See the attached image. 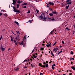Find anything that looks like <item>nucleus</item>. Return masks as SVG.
<instances>
[{
    "instance_id": "nucleus-32",
    "label": "nucleus",
    "mask_w": 75,
    "mask_h": 75,
    "mask_svg": "<svg viewBox=\"0 0 75 75\" xmlns=\"http://www.w3.org/2000/svg\"><path fill=\"white\" fill-rule=\"evenodd\" d=\"M71 55H73V54H74L73 52L72 51L71 52Z\"/></svg>"
},
{
    "instance_id": "nucleus-24",
    "label": "nucleus",
    "mask_w": 75,
    "mask_h": 75,
    "mask_svg": "<svg viewBox=\"0 0 75 75\" xmlns=\"http://www.w3.org/2000/svg\"><path fill=\"white\" fill-rule=\"evenodd\" d=\"M17 8H19V4H17Z\"/></svg>"
},
{
    "instance_id": "nucleus-38",
    "label": "nucleus",
    "mask_w": 75,
    "mask_h": 75,
    "mask_svg": "<svg viewBox=\"0 0 75 75\" xmlns=\"http://www.w3.org/2000/svg\"><path fill=\"white\" fill-rule=\"evenodd\" d=\"M53 32H54V30H52L51 32L50 33H51V34H52V33H53Z\"/></svg>"
},
{
    "instance_id": "nucleus-49",
    "label": "nucleus",
    "mask_w": 75,
    "mask_h": 75,
    "mask_svg": "<svg viewBox=\"0 0 75 75\" xmlns=\"http://www.w3.org/2000/svg\"><path fill=\"white\" fill-rule=\"evenodd\" d=\"M34 57V58H37V56H35Z\"/></svg>"
},
{
    "instance_id": "nucleus-15",
    "label": "nucleus",
    "mask_w": 75,
    "mask_h": 75,
    "mask_svg": "<svg viewBox=\"0 0 75 75\" xmlns=\"http://www.w3.org/2000/svg\"><path fill=\"white\" fill-rule=\"evenodd\" d=\"M71 68L72 69H73V70H74V71H75V67H74V66H73Z\"/></svg>"
},
{
    "instance_id": "nucleus-56",
    "label": "nucleus",
    "mask_w": 75,
    "mask_h": 75,
    "mask_svg": "<svg viewBox=\"0 0 75 75\" xmlns=\"http://www.w3.org/2000/svg\"><path fill=\"white\" fill-rule=\"evenodd\" d=\"M12 32L13 34L15 35V34H14V33H13V31H12Z\"/></svg>"
},
{
    "instance_id": "nucleus-50",
    "label": "nucleus",
    "mask_w": 75,
    "mask_h": 75,
    "mask_svg": "<svg viewBox=\"0 0 75 75\" xmlns=\"http://www.w3.org/2000/svg\"><path fill=\"white\" fill-rule=\"evenodd\" d=\"M5 16H6V17H7L8 15L7 14H6L5 15Z\"/></svg>"
},
{
    "instance_id": "nucleus-55",
    "label": "nucleus",
    "mask_w": 75,
    "mask_h": 75,
    "mask_svg": "<svg viewBox=\"0 0 75 75\" xmlns=\"http://www.w3.org/2000/svg\"><path fill=\"white\" fill-rule=\"evenodd\" d=\"M11 49H10V48H9L8 49V51H10V50Z\"/></svg>"
},
{
    "instance_id": "nucleus-1",
    "label": "nucleus",
    "mask_w": 75,
    "mask_h": 75,
    "mask_svg": "<svg viewBox=\"0 0 75 75\" xmlns=\"http://www.w3.org/2000/svg\"><path fill=\"white\" fill-rule=\"evenodd\" d=\"M13 8L14 10L13 11L16 12V13H20V11L16 9V8L14 7V6L13 7Z\"/></svg>"
},
{
    "instance_id": "nucleus-20",
    "label": "nucleus",
    "mask_w": 75,
    "mask_h": 75,
    "mask_svg": "<svg viewBox=\"0 0 75 75\" xmlns=\"http://www.w3.org/2000/svg\"><path fill=\"white\" fill-rule=\"evenodd\" d=\"M26 38H27V37H26V36H25L24 37L23 40H25V39H26Z\"/></svg>"
},
{
    "instance_id": "nucleus-18",
    "label": "nucleus",
    "mask_w": 75,
    "mask_h": 75,
    "mask_svg": "<svg viewBox=\"0 0 75 75\" xmlns=\"http://www.w3.org/2000/svg\"><path fill=\"white\" fill-rule=\"evenodd\" d=\"M28 5V4H27V3H24L22 4V5Z\"/></svg>"
},
{
    "instance_id": "nucleus-2",
    "label": "nucleus",
    "mask_w": 75,
    "mask_h": 75,
    "mask_svg": "<svg viewBox=\"0 0 75 75\" xmlns=\"http://www.w3.org/2000/svg\"><path fill=\"white\" fill-rule=\"evenodd\" d=\"M0 48L1 50H2V52H4V51H5V48H3V45H2V44L1 45Z\"/></svg>"
},
{
    "instance_id": "nucleus-23",
    "label": "nucleus",
    "mask_w": 75,
    "mask_h": 75,
    "mask_svg": "<svg viewBox=\"0 0 75 75\" xmlns=\"http://www.w3.org/2000/svg\"><path fill=\"white\" fill-rule=\"evenodd\" d=\"M48 64H46V67L48 68Z\"/></svg>"
},
{
    "instance_id": "nucleus-39",
    "label": "nucleus",
    "mask_w": 75,
    "mask_h": 75,
    "mask_svg": "<svg viewBox=\"0 0 75 75\" xmlns=\"http://www.w3.org/2000/svg\"><path fill=\"white\" fill-rule=\"evenodd\" d=\"M52 18H48V20H51Z\"/></svg>"
},
{
    "instance_id": "nucleus-19",
    "label": "nucleus",
    "mask_w": 75,
    "mask_h": 75,
    "mask_svg": "<svg viewBox=\"0 0 75 75\" xmlns=\"http://www.w3.org/2000/svg\"><path fill=\"white\" fill-rule=\"evenodd\" d=\"M49 15H50L51 16H52L54 14L52 13H50L49 14Z\"/></svg>"
},
{
    "instance_id": "nucleus-14",
    "label": "nucleus",
    "mask_w": 75,
    "mask_h": 75,
    "mask_svg": "<svg viewBox=\"0 0 75 75\" xmlns=\"http://www.w3.org/2000/svg\"><path fill=\"white\" fill-rule=\"evenodd\" d=\"M16 3V2L15 1H13V4H15Z\"/></svg>"
},
{
    "instance_id": "nucleus-64",
    "label": "nucleus",
    "mask_w": 75,
    "mask_h": 75,
    "mask_svg": "<svg viewBox=\"0 0 75 75\" xmlns=\"http://www.w3.org/2000/svg\"><path fill=\"white\" fill-rule=\"evenodd\" d=\"M63 75H65V74H63Z\"/></svg>"
},
{
    "instance_id": "nucleus-58",
    "label": "nucleus",
    "mask_w": 75,
    "mask_h": 75,
    "mask_svg": "<svg viewBox=\"0 0 75 75\" xmlns=\"http://www.w3.org/2000/svg\"><path fill=\"white\" fill-rule=\"evenodd\" d=\"M35 54L36 55H37V54H38V53H36Z\"/></svg>"
},
{
    "instance_id": "nucleus-22",
    "label": "nucleus",
    "mask_w": 75,
    "mask_h": 75,
    "mask_svg": "<svg viewBox=\"0 0 75 75\" xmlns=\"http://www.w3.org/2000/svg\"><path fill=\"white\" fill-rule=\"evenodd\" d=\"M23 42H21V43H19V44L20 45H23Z\"/></svg>"
},
{
    "instance_id": "nucleus-42",
    "label": "nucleus",
    "mask_w": 75,
    "mask_h": 75,
    "mask_svg": "<svg viewBox=\"0 0 75 75\" xmlns=\"http://www.w3.org/2000/svg\"><path fill=\"white\" fill-rule=\"evenodd\" d=\"M2 13H0V16H2Z\"/></svg>"
},
{
    "instance_id": "nucleus-54",
    "label": "nucleus",
    "mask_w": 75,
    "mask_h": 75,
    "mask_svg": "<svg viewBox=\"0 0 75 75\" xmlns=\"http://www.w3.org/2000/svg\"><path fill=\"white\" fill-rule=\"evenodd\" d=\"M72 73H69V75H72Z\"/></svg>"
},
{
    "instance_id": "nucleus-16",
    "label": "nucleus",
    "mask_w": 75,
    "mask_h": 75,
    "mask_svg": "<svg viewBox=\"0 0 75 75\" xmlns=\"http://www.w3.org/2000/svg\"><path fill=\"white\" fill-rule=\"evenodd\" d=\"M52 13L53 14H57V12L56 11H53Z\"/></svg>"
},
{
    "instance_id": "nucleus-52",
    "label": "nucleus",
    "mask_w": 75,
    "mask_h": 75,
    "mask_svg": "<svg viewBox=\"0 0 75 75\" xmlns=\"http://www.w3.org/2000/svg\"><path fill=\"white\" fill-rule=\"evenodd\" d=\"M75 33V31H73V34H74Z\"/></svg>"
},
{
    "instance_id": "nucleus-46",
    "label": "nucleus",
    "mask_w": 75,
    "mask_h": 75,
    "mask_svg": "<svg viewBox=\"0 0 75 75\" xmlns=\"http://www.w3.org/2000/svg\"><path fill=\"white\" fill-rule=\"evenodd\" d=\"M41 65H42V64H41V63H40V64H39V65H40V66H41Z\"/></svg>"
},
{
    "instance_id": "nucleus-34",
    "label": "nucleus",
    "mask_w": 75,
    "mask_h": 75,
    "mask_svg": "<svg viewBox=\"0 0 75 75\" xmlns=\"http://www.w3.org/2000/svg\"><path fill=\"white\" fill-rule=\"evenodd\" d=\"M36 11H37V13H38V12H39V11H38V10L37 9L36 10Z\"/></svg>"
},
{
    "instance_id": "nucleus-5",
    "label": "nucleus",
    "mask_w": 75,
    "mask_h": 75,
    "mask_svg": "<svg viewBox=\"0 0 75 75\" xmlns=\"http://www.w3.org/2000/svg\"><path fill=\"white\" fill-rule=\"evenodd\" d=\"M15 39L17 41H19V40H20V37L19 36V35H18V36H17Z\"/></svg>"
},
{
    "instance_id": "nucleus-37",
    "label": "nucleus",
    "mask_w": 75,
    "mask_h": 75,
    "mask_svg": "<svg viewBox=\"0 0 75 75\" xmlns=\"http://www.w3.org/2000/svg\"><path fill=\"white\" fill-rule=\"evenodd\" d=\"M40 75H43V74L42 73H40Z\"/></svg>"
},
{
    "instance_id": "nucleus-57",
    "label": "nucleus",
    "mask_w": 75,
    "mask_h": 75,
    "mask_svg": "<svg viewBox=\"0 0 75 75\" xmlns=\"http://www.w3.org/2000/svg\"><path fill=\"white\" fill-rule=\"evenodd\" d=\"M24 68H25L27 69V67L25 66Z\"/></svg>"
},
{
    "instance_id": "nucleus-11",
    "label": "nucleus",
    "mask_w": 75,
    "mask_h": 75,
    "mask_svg": "<svg viewBox=\"0 0 75 75\" xmlns=\"http://www.w3.org/2000/svg\"><path fill=\"white\" fill-rule=\"evenodd\" d=\"M15 23H16V24H17L18 25H19V23L17 22V21H15Z\"/></svg>"
},
{
    "instance_id": "nucleus-7",
    "label": "nucleus",
    "mask_w": 75,
    "mask_h": 75,
    "mask_svg": "<svg viewBox=\"0 0 75 75\" xmlns=\"http://www.w3.org/2000/svg\"><path fill=\"white\" fill-rule=\"evenodd\" d=\"M48 4H49L50 5H54V4L53 2L50 1L48 3Z\"/></svg>"
},
{
    "instance_id": "nucleus-40",
    "label": "nucleus",
    "mask_w": 75,
    "mask_h": 75,
    "mask_svg": "<svg viewBox=\"0 0 75 75\" xmlns=\"http://www.w3.org/2000/svg\"><path fill=\"white\" fill-rule=\"evenodd\" d=\"M13 41L15 43H16V40H13Z\"/></svg>"
},
{
    "instance_id": "nucleus-60",
    "label": "nucleus",
    "mask_w": 75,
    "mask_h": 75,
    "mask_svg": "<svg viewBox=\"0 0 75 75\" xmlns=\"http://www.w3.org/2000/svg\"><path fill=\"white\" fill-rule=\"evenodd\" d=\"M11 39H12V37H11V36H10Z\"/></svg>"
},
{
    "instance_id": "nucleus-44",
    "label": "nucleus",
    "mask_w": 75,
    "mask_h": 75,
    "mask_svg": "<svg viewBox=\"0 0 75 75\" xmlns=\"http://www.w3.org/2000/svg\"><path fill=\"white\" fill-rule=\"evenodd\" d=\"M44 20H46L47 19V18H46V17H44Z\"/></svg>"
},
{
    "instance_id": "nucleus-41",
    "label": "nucleus",
    "mask_w": 75,
    "mask_h": 75,
    "mask_svg": "<svg viewBox=\"0 0 75 75\" xmlns=\"http://www.w3.org/2000/svg\"><path fill=\"white\" fill-rule=\"evenodd\" d=\"M62 44H64V42L63 41H62Z\"/></svg>"
},
{
    "instance_id": "nucleus-9",
    "label": "nucleus",
    "mask_w": 75,
    "mask_h": 75,
    "mask_svg": "<svg viewBox=\"0 0 75 75\" xmlns=\"http://www.w3.org/2000/svg\"><path fill=\"white\" fill-rule=\"evenodd\" d=\"M50 44H48V45H46V46L47 47H49V45L50 47H51V42H50Z\"/></svg>"
},
{
    "instance_id": "nucleus-21",
    "label": "nucleus",
    "mask_w": 75,
    "mask_h": 75,
    "mask_svg": "<svg viewBox=\"0 0 75 75\" xmlns=\"http://www.w3.org/2000/svg\"><path fill=\"white\" fill-rule=\"evenodd\" d=\"M41 67H43V68H45V65H42L41 66Z\"/></svg>"
},
{
    "instance_id": "nucleus-36",
    "label": "nucleus",
    "mask_w": 75,
    "mask_h": 75,
    "mask_svg": "<svg viewBox=\"0 0 75 75\" xmlns=\"http://www.w3.org/2000/svg\"><path fill=\"white\" fill-rule=\"evenodd\" d=\"M62 52V50H61L60 52H59V53H61V52Z\"/></svg>"
},
{
    "instance_id": "nucleus-26",
    "label": "nucleus",
    "mask_w": 75,
    "mask_h": 75,
    "mask_svg": "<svg viewBox=\"0 0 75 75\" xmlns=\"http://www.w3.org/2000/svg\"><path fill=\"white\" fill-rule=\"evenodd\" d=\"M51 20L52 21H54V20H55V19L54 18H52L51 19Z\"/></svg>"
},
{
    "instance_id": "nucleus-27",
    "label": "nucleus",
    "mask_w": 75,
    "mask_h": 75,
    "mask_svg": "<svg viewBox=\"0 0 75 75\" xmlns=\"http://www.w3.org/2000/svg\"><path fill=\"white\" fill-rule=\"evenodd\" d=\"M40 50H44V48L43 47H42L40 49Z\"/></svg>"
},
{
    "instance_id": "nucleus-31",
    "label": "nucleus",
    "mask_w": 75,
    "mask_h": 75,
    "mask_svg": "<svg viewBox=\"0 0 75 75\" xmlns=\"http://www.w3.org/2000/svg\"><path fill=\"white\" fill-rule=\"evenodd\" d=\"M56 43H57L56 42H55V43H54V44L53 45H55Z\"/></svg>"
},
{
    "instance_id": "nucleus-3",
    "label": "nucleus",
    "mask_w": 75,
    "mask_h": 75,
    "mask_svg": "<svg viewBox=\"0 0 75 75\" xmlns=\"http://www.w3.org/2000/svg\"><path fill=\"white\" fill-rule=\"evenodd\" d=\"M66 3L67 4H71L72 3V2L70 1V0H67L66 1Z\"/></svg>"
},
{
    "instance_id": "nucleus-47",
    "label": "nucleus",
    "mask_w": 75,
    "mask_h": 75,
    "mask_svg": "<svg viewBox=\"0 0 75 75\" xmlns=\"http://www.w3.org/2000/svg\"><path fill=\"white\" fill-rule=\"evenodd\" d=\"M31 67H32V68H33V64H31Z\"/></svg>"
},
{
    "instance_id": "nucleus-51",
    "label": "nucleus",
    "mask_w": 75,
    "mask_h": 75,
    "mask_svg": "<svg viewBox=\"0 0 75 75\" xmlns=\"http://www.w3.org/2000/svg\"><path fill=\"white\" fill-rule=\"evenodd\" d=\"M43 64H44V65H45V64H46V63H45V62H44L43 63Z\"/></svg>"
},
{
    "instance_id": "nucleus-35",
    "label": "nucleus",
    "mask_w": 75,
    "mask_h": 75,
    "mask_svg": "<svg viewBox=\"0 0 75 75\" xmlns=\"http://www.w3.org/2000/svg\"><path fill=\"white\" fill-rule=\"evenodd\" d=\"M30 13V11H28V14H29Z\"/></svg>"
},
{
    "instance_id": "nucleus-12",
    "label": "nucleus",
    "mask_w": 75,
    "mask_h": 75,
    "mask_svg": "<svg viewBox=\"0 0 75 75\" xmlns=\"http://www.w3.org/2000/svg\"><path fill=\"white\" fill-rule=\"evenodd\" d=\"M16 33L18 35H18H20V32H19V31H16Z\"/></svg>"
},
{
    "instance_id": "nucleus-33",
    "label": "nucleus",
    "mask_w": 75,
    "mask_h": 75,
    "mask_svg": "<svg viewBox=\"0 0 75 75\" xmlns=\"http://www.w3.org/2000/svg\"><path fill=\"white\" fill-rule=\"evenodd\" d=\"M23 8H27V6H25L23 7Z\"/></svg>"
},
{
    "instance_id": "nucleus-6",
    "label": "nucleus",
    "mask_w": 75,
    "mask_h": 75,
    "mask_svg": "<svg viewBox=\"0 0 75 75\" xmlns=\"http://www.w3.org/2000/svg\"><path fill=\"white\" fill-rule=\"evenodd\" d=\"M52 68L53 70H54V68H55V64H53L52 66Z\"/></svg>"
},
{
    "instance_id": "nucleus-61",
    "label": "nucleus",
    "mask_w": 75,
    "mask_h": 75,
    "mask_svg": "<svg viewBox=\"0 0 75 75\" xmlns=\"http://www.w3.org/2000/svg\"><path fill=\"white\" fill-rule=\"evenodd\" d=\"M32 60H33V59L31 58V59H30V60H31V61H32Z\"/></svg>"
},
{
    "instance_id": "nucleus-53",
    "label": "nucleus",
    "mask_w": 75,
    "mask_h": 75,
    "mask_svg": "<svg viewBox=\"0 0 75 75\" xmlns=\"http://www.w3.org/2000/svg\"><path fill=\"white\" fill-rule=\"evenodd\" d=\"M16 45H17V43H15Z\"/></svg>"
},
{
    "instance_id": "nucleus-17",
    "label": "nucleus",
    "mask_w": 75,
    "mask_h": 75,
    "mask_svg": "<svg viewBox=\"0 0 75 75\" xmlns=\"http://www.w3.org/2000/svg\"><path fill=\"white\" fill-rule=\"evenodd\" d=\"M17 3H18V4H20V3H21V2L20 1L18 0V1Z\"/></svg>"
},
{
    "instance_id": "nucleus-4",
    "label": "nucleus",
    "mask_w": 75,
    "mask_h": 75,
    "mask_svg": "<svg viewBox=\"0 0 75 75\" xmlns=\"http://www.w3.org/2000/svg\"><path fill=\"white\" fill-rule=\"evenodd\" d=\"M45 17V16L44 14H42V15H41V16H40V18H41L42 19H43Z\"/></svg>"
},
{
    "instance_id": "nucleus-62",
    "label": "nucleus",
    "mask_w": 75,
    "mask_h": 75,
    "mask_svg": "<svg viewBox=\"0 0 75 75\" xmlns=\"http://www.w3.org/2000/svg\"><path fill=\"white\" fill-rule=\"evenodd\" d=\"M45 45L44 44H42V45Z\"/></svg>"
},
{
    "instance_id": "nucleus-45",
    "label": "nucleus",
    "mask_w": 75,
    "mask_h": 75,
    "mask_svg": "<svg viewBox=\"0 0 75 75\" xmlns=\"http://www.w3.org/2000/svg\"><path fill=\"white\" fill-rule=\"evenodd\" d=\"M11 41L12 42H13V38L11 39Z\"/></svg>"
},
{
    "instance_id": "nucleus-29",
    "label": "nucleus",
    "mask_w": 75,
    "mask_h": 75,
    "mask_svg": "<svg viewBox=\"0 0 75 75\" xmlns=\"http://www.w3.org/2000/svg\"><path fill=\"white\" fill-rule=\"evenodd\" d=\"M51 55H52V56H53V57H54V54H53V53H52V52H51Z\"/></svg>"
},
{
    "instance_id": "nucleus-43",
    "label": "nucleus",
    "mask_w": 75,
    "mask_h": 75,
    "mask_svg": "<svg viewBox=\"0 0 75 75\" xmlns=\"http://www.w3.org/2000/svg\"><path fill=\"white\" fill-rule=\"evenodd\" d=\"M34 51H35V50L34 49L32 51V52L33 53L34 52Z\"/></svg>"
},
{
    "instance_id": "nucleus-30",
    "label": "nucleus",
    "mask_w": 75,
    "mask_h": 75,
    "mask_svg": "<svg viewBox=\"0 0 75 75\" xmlns=\"http://www.w3.org/2000/svg\"><path fill=\"white\" fill-rule=\"evenodd\" d=\"M27 60H25L23 61V62L24 63V62H27Z\"/></svg>"
},
{
    "instance_id": "nucleus-8",
    "label": "nucleus",
    "mask_w": 75,
    "mask_h": 75,
    "mask_svg": "<svg viewBox=\"0 0 75 75\" xmlns=\"http://www.w3.org/2000/svg\"><path fill=\"white\" fill-rule=\"evenodd\" d=\"M58 48H54V50H53V51H55V52H56L57 51H58Z\"/></svg>"
},
{
    "instance_id": "nucleus-10",
    "label": "nucleus",
    "mask_w": 75,
    "mask_h": 75,
    "mask_svg": "<svg viewBox=\"0 0 75 75\" xmlns=\"http://www.w3.org/2000/svg\"><path fill=\"white\" fill-rule=\"evenodd\" d=\"M18 70H19V68H17L14 69V71H18Z\"/></svg>"
},
{
    "instance_id": "nucleus-25",
    "label": "nucleus",
    "mask_w": 75,
    "mask_h": 75,
    "mask_svg": "<svg viewBox=\"0 0 75 75\" xmlns=\"http://www.w3.org/2000/svg\"><path fill=\"white\" fill-rule=\"evenodd\" d=\"M66 30H68V31H69V30H70L68 28H66Z\"/></svg>"
},
{
    "instance_id": "nucleus-63",
    "label": "nucleus",
    "mask_w": 75,
    "mask_h": 75,
    "mask_svg": "<svg viewBox=\"0 0 75 75\" xmlns=\"http://www.w3.org/2000/svg\"><path fill=\"white\" fill-rule=\"evenodd\" d=\"M29 75H31L30 74V73H29Z\"/></svg>"
},
{
    "instance_id": "nucleus-48",
    "label": "nucleus",
    "mask_w": 75,
    "mask_h": 75,
    "mask_svg": "<svg viewBox=\"0 0 75 75\" xmlns=\"http://www.w3.org/2000/svg\"><path fill=\"white\" fill-rule=\"evenodd\" d=\"M1 38H2V35H1V38H0V41L1 40Z\"/></svg>"
},
{
    "instance_id": "nucleus-13",
    "label": "nucleus",
    "mask_w": 75,
    "mask_h": 75,
    "mask_svg": "<svg viewBox=\"0 0 75 75\" xmlns=\"http://www.w3.org/2000/svg\"><path fill=\"white\" fill-rule=\"evenodd\" d=\"M69 5H68V6H66L65 8H66V10H68V8H69Z\"/></svg>"
},
{
    "instance_id": "nucleus-59",
    "label": "nucleus",
    "mask_w": 75,
    "mask_h": 75,
    "mask_svg": "<svg viewBox=\"0 0 75 75\" xmlns=\"http://www.w3.org/2000/svg\"><path fill=\"white\" fill-rule=\"evenodd\" d=\"M46 63H48V62L47 61H46Z\"/></svg>"
},
{
    "instance_id": "nucleus-28",
    "label": "nucleus",
    "mask_w": 75,
    "mask_h": 75,
    "mask_svg": "<svg viewBox=\"0 0 75 75\" xmlns=\"http://www.w3.org/2000/svg\"><path fill=\"white\" fill-rule=\"evenodd\" d=\"M70 59L71 60H74V58H71Z\"/></svg>"
}]
</instances>
